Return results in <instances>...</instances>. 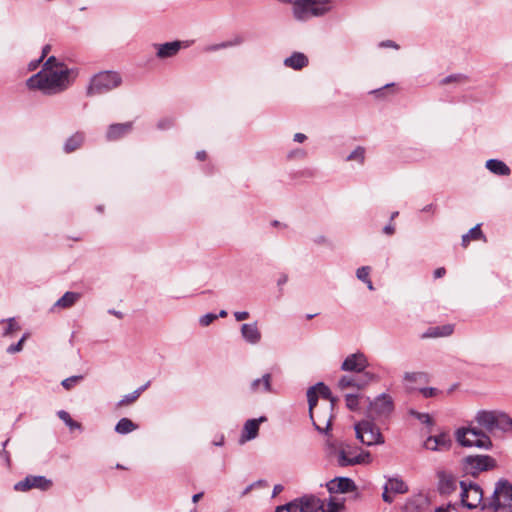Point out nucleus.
Here are the masks:
<instances>
[{
  "instance_id": "1",
  "label": "nucleus",
  "mask_w": 512,
  "mask_h": 512,
  "mask_svg": "<svg viewBox=\"0 0 512 512\" xmlns=\"http://www.w3.org/2000/svg\"><path fill=\"white\" fill-rule=\"evenodd\" d=\"M73 73L64 62L50 56L43 63L42 69L26 81V85L29 89L39 90L44 95H56L71 85Z\"/></svg>"
},
{
  "instance_id": "2",
  "label": "nucleus",
  "mask_w": 512,
  "mask_h": 512,
  "mask_svg": "<svg viewBox=\"0 0 512 512\" xmlns=\"http://www.w3.org/2000/svg\"><path fill=\"white\" fill-rule=\"evenodd\" d=\"M486 507L491 508L494 512H512V483L504 478L499 479L495 484L494 492L488 504L484 502L482 497V511Z\"/></svg>"
},
{
  "instance_id": "3",
  "label": "nucleus",
  "mask_w": 512,
  "mask_h": 512,
  "mask_svg": "<svg viewBox=\"0 0 512 512\" xmlns=\"http://www.w3.org/2000/svg\"><path fill=\"white\" fill-rule=\"evenodd\" d=\"M330 10L331 0H296L293 4V15L299 21L323 16Z\"/></svg>"
},
{
  "instance_id": "4",
  "label": "nucleus",
  "mask_w": 512,
  "mask_h": 512,
  "mask_svg": "<svg viewBox=\"0 0 512 512\" xmlns=\"http://www.w3.org/2000/svg\"><path fill=\"white\" fill-rule=\"evenodd\" d=\"M482 429L496 436L497 432L505 434L512 431V418L500 410L482 409Z\"/></svg>"
},
{
  "instance_id": "5",
  "label": "nucleus",
  "mask_w": 512,
  "mask_h": 512,
  "mask_svg": "<svg viewBox=\"0 0 512 512\" xmlns=\"http://www.w3.org/2000/svg\"><path fill=\"white\" fill-rule=\"evenodd\" d=\"M326 446L330 454H336L337 463L341 467L369 463L371 460V454L369 452L354 454V451L348 445L340 444V446L337 447L330 439L326 440Z\"/></svg>"
},
{
  "instance_id": "6",
  "label": "nucleus",
  "mask_w": 512,
  "mask_h": 512,
  "mask_svg": "<svg viewBox=\"0 0 512 512\" xmlns=\"http://www.w3.org/2000/svg\"><path fill=\"white\" fill-rule=\"evenodd\" d=\"M121 83L122 78L119 73L102 71L91 78L86 94L87 96L104 94L119 87Z\"/></svg>"
},
{
  "instance_id": "7",
  "label": "nucleus",
  "mask_w": 512,
  "mask_h": 512,
  "mask_svg": "<svg viewBox=\"0 0 512 512\" xmlns=\"http://www.w3.org/2000/svg\"><path fill=\"white\" fill-rule=\"evenodd\" d=\"M356 437L367 446L383 444L384 438L380 429L369 420H363L355 425Z\"/></svg>"
},
{
  "instance_id": "8",
  "label": "nucleus",
  "mask_w": 512,
  "mask_h": 512,
  "mask_svg": "<svg viewBox=\"0 0 512 512\" xmlns=\"http://www.w3.org/2000/svg\"><path fill=\"white\" fill-rule=\"evenodd\" d=\"M394 409L392 398L388 394H381L370 403L369 411L377 418L389 416Z\"/></svg>"
},
{
  "instance_id": "9",
  "label": "nucleus",
  "mask_w": 512,
  "mask_h": 512,
  "mask_svg": "<svg viewBox=\"0 0 512 512\" xmlns=\"http://www.w3.org/2000/svg\"><path fill=\"white\" fill-rule=\"evenodd\" d=\"M52 486V481L44 476L29 475L23 480L17 482L14 486L16 491H28L33 488L46 491Z\"/></svg>"
},
{
  "instance_id": "10",
  "label": "nucleus",
  "mask_w": 512,
  "mask_h": 512,
  "mask_svg": "<svg viewBox=\"0 0 512 512\" xmlns=\"http://www.w3.org/2000/svg\"><path fill=\"white\" fill-rule=\"evenodd\" d=\"M374 374L370 372L360 373L358 376L344 375L338 382V387L342 390L353 387L357 389L365 388L370 382L374 380Z\"/></svg>"
},
{
  "instance_id": "11",
  "label": "nucleus",
  "mask_w": 512,
  "mask_h": 512,
  "mask_svg": "<svg viewBox=\"0 0 512 512\" xmlns=\"http://www.w3.org/2000/svg\"><path fill=\"white\" fill-rule=\"evenodd\" d=\"M456 441L463 447H480V430L461 427L455 432Z\"/></svg>"
},
{
  "instance_id": "12",
  "label": "nucleus",
  "mask_w": 512,
  "mask_h": 512,
  "mask_svg": "<svg viewBox=\"0 0 512 512\" xmlns=\"http://www.w3.org/2000/svg\"><path fill=\"white\" fill-rule=\"evenodd\" d=\"M367 367L368 360L366 356L361 352L350 354L345 358L341 365V369L343 371L357 372L361 374L366 372L365 369Z\"/></svg>"
},
{
  "instance_id": "13",
  "label": "nucleus",
  "mask_w": 512,
  "mask_h": 512,
  "mask_svg": "<svg viewBox=\"0 0 512 512\" xmlns=\"http://www.w3.org/2000/svg\"><path fill=\"white\" fill-rule=\"evenodd\" d=\"M187 46L188 44H185V42L178 40L162 44H154V48L156 49V56L159 59H167L174 57L178 54L181 48Z\"/></svg>"
},
{
  "instance_id": "14",
  "label": "nucleus",
  "mask_w": 512,
  "mask_h": 512,
  "mask_svg": "<svg viewBox=\"0 0 512 512\" xmlns=\"http://www.w3.org/2000/svg\"><path fill=\"white\" fill-rule=\"evenodd\" d=\"M452 441L447 433H441L436 436H429L425 442L424 447L431 451L448 450L451 447Z\"/></svg>"
},
{
  "instance_id": "15",
  "label": "nucleus",
  "mask_w": 512,
  "mask_h": 512,
  "mask_svg": "<svg viewBox=\"0 0 512 512\" xmlns=\"http://www.w3.org/2000/svg\"><path fill=\"white\" fill-rule=\"evenodd\" d=\"M266 421V417L262 416L258 419H249L245 422L242 434L240 437V443L244 444L247 441L253 440L257 437L259 432L260 423Z\"/></svg>"
},
{
  "instance_id": "16",
  "label": "nucleus",
  "mask_w": 512,
  "mask_h": 512,
  "mask_svg": "<svg viewBox=\"0 0 512 512\" xmlns=\"http://www.w3.org/2000/svg\"><path fill=\"white\" fill-rule=\"evenodd\" d=\"M327 488L331 493H347L356 489L352 479L347 477H338L327 483Z\"/></svg>"
},
{
  "instance_id": "17",
  "label": "nucleus",
  "mask_w": 512,
  "mask_h": 512,
  "mask_svg": "<svg viewBox=\"0 0 512 512\" xmlns=\"http://www.w3.org/2000/svg\"><path fill=\"white\" fill-rule=\"evenodd\" d=\"M438 490L441 494L448 495L456 490L457 482L455 477L446 471H438Z\"/></svg>"
},
{
  "instance_id": "18",
  "label": "nucleus",
  "mask_w": 512,
  "mask_h": 512,
  "mask_svg": "<svg viewBox=\"0 0 512 512\" xmlns=\"http://www.w3.org/2000/svg\"><path fill=\"white\" fill-rule=\"evenodd\" d=\"M132 128V122L111 124L107 129L106 138L108 141L118 140L129 134L132 131Z\"/></svg>"
},
{
  "instance_id": "19",
  "label": "nucleus",
  "mask_w": 512,
  "mask_h": 512,
  "mask_svg": "<svg viewBox=\"0 0 512 512\" xmlns=\"http://www.w3.org/2000/svg\"><path fill=\"white\" fill-rule=\"evenodd\" d=\"M240 331L242 338L249 344L256 345L261 340L262 336L257 322L243 324Z\"/></svg>"
},
{
  "instance_id": "20",
  "label": "nucleus",
  "mask_w": 512,
  "mask_h": 512,
  "mask_svg": "<svg viewBox=\"0 0 512 512\" xmlns=\"http://www.w3.org/2000/svg\"><path fill=\"white\" fill-rule=\"evenodd\" d=\"M462 470L465 475L478 477V475H480V455L467 456L464 458Z\"/></svg>"
},
{
  "instance_id": "21",
  "label": "nucleus",
  "mask_w": 512,
  "mask_h": 512,
  "mask_svg": "<svg viewBox=\"0 0 512 512\" xmlns=\"http://www.w3.org/2000/svg\"><path fill=\"white\" fill-rule=\"evenodd\" d=\"M454 332L453 324H445L442 326H434L428 328L421 336V338H440L450 336Z\"/></svg>"
},
{
  "instance_id": "22",
  "label": "nucleus",
  "mask_w": 512,
  "mask_h": 512,
  "mask_svg": "<svg viewBox=\"0 0 512 512\" xmlns=\"http://www.w3.org/2000/svg\"><path fill=\"white\" fill-rule=\"evenodd\" d=\"M303 512H325L323 503L315 496H304L298 499Z\"/></svg>"
},
{
  "instance_id": "23",
  "label": "nucleus",
  "mask_w": 512,
  "mask_h": 512,
  "mask_svg": "<svg viewBox=\"0 0 512 512\" xmlns=\"http://www.w3.org/2000/svg\"><path fill=\"white\" fill-rule=\"evenodd\" d=\"M331 411L332 410H326L322 416H318V419L315 420L314 418L311 419L312 422H313V425L315 427V429L320 432V433H325L326 435H328L329 437L331 436L329 434V430L331 428V425H332V414H331Z\"/></svg>"
},
{
  "instance_id": "24",
  "label": "nucleus",
  "mask_w": 512,
  "mask_h": 512,
  "mask_svg": "<svg viewBox=\"0 0 512 512\" xmlns=\"http://www.w3.org/2000/svg\"><path fill=\"white\" fill-rule=\"evenodd\" d=\"M460 486L462 488V492H461L462 503L465 506H467L468 508H476L480 504V497H478L476 499V501L469 502L468 501L469 490H474L475 494H477L480 491V486H478L477 484L470 483L469 486L467 487L466 482H464V481L460 482Z\"/></svg>"
},
{
  "instance_id": "25",
  "label": "nucleus",
  "mask_w": 512,
  "mask_h": 512,
  "mask_svg": "<svg viewBox=\"0 0 512 512\" xmlns=\"http://www.w3.org/2000/svg\"><path fill=\"white\" fill-rule=\"evenodd\" d=\"M308 62V58L305 54L294 52L284 60V65L294 70H301L308 65Z\"/></svg>"
},
{
  "instance_id": "26",
  "label": "nucleus",
  "mask_w": 512,
  "mask_h": 512,
  "mask_svg": "<svg viewBox=\"0 0 512 512\" xmlns=\"http://www.w3.org/2000/svg\"><path fill=\"white\" fill-rule=\"evenodd\" d=\"M485 167L493 174L498 176H508L511 173L509 166L499 159H489Z\"/></svg>"
},
{
  "instance_id": "27",
  "label": "nucleus",
  "mask_w": 512,
  "mask_h": 512,
  "mask_svg": "<svg viewBox=\"0 0 512 512\" xmlns=\"http://www.w3.org/2000/svg\"><path fill=\"white\" fill-rule=\"evenodd\" d=\"M403 381L407 389H414L415 383H422L428 381V374L425 372H405Z\"/></svg>"
},
{
  "instance_id": "28",
  "label": "nucleus",
  "mask_w": 512,
  "mask_h": 512,
  "mask_svg": "<svg viewBox=\"0 0 512 512\" xmlns=\"http://www.w3.org/2000/svg\"><path fill=\"white\" fill-rule=\"evenodd\" d=\"M81 298V294L77 292H66L60 299H58L54 308L67 309L76 304V302Z\"/></svg>"
},
{
  "instance_id": "29",
  "label": "nucleus",
  "mask_w": 512,
  "mask_h": 512,
  "mask_svg": "<svg viewBox=\"0 0 512 512\" xmlns=\"http://www.w3.org/2000/svg\"><path fill=\"white\" fill-rule=\"evenodd\" d=\"M264 390L265 392H271V374L266 373L262 376V378L255 379L251 382L250 390L253 393H256L260 390Z\"/></svg>"
},
{
  "instance_id": "30",
  "label": "nucleus",
  "mask_w": 512,
  "mask_h": 512,
  "mask_svg": "<svg viewBox=\"0 0 512 512\" xmlns=\"http://www.w3.org/2000/svg\"><path fill=\"white\" fill-rule=\"evenodd\" d=\"M84 139L85 135L83 132H76L66 140L64 144V151L66 153H71L77 150L83 144Z\"/></svg>"
},
{
  "instance_id": "31",
  "label": "nucleus",
  "mask_w": 512,
  "mask_h": 512,
  "mask_svg": "<svg viewBox=\"0 0 512 512\" xmlns=\"http://www.w3.org/2000/svg\"><path fill=\"white\" fill-rule=\"evenodd\" d=\"M312 388H315V392L317 393V396L320 395L322 398H324L330 402L329 409L333 410L337 399L332 395L329 387L326 386L324 383L319 382L316 385L312 386Z\"/></svg>"
},
{
  "instance_id": "32",
  "label": "nucleus",
  "mask_w": 512,
  "mask_h": 512,
  "mask_svg": "<svg viewBox=\"0 0 512 512\" xmlns=\"http://www.w3.org/2000/svg\"><path fill=\"white\" fill-rule=\"evenodd\" d=\"M385 485H387L392 493L396 494H405L409 490L408 485L398 477L389 478Z\"/></svg>"
},
{
  "instance_id": "33",
  "label": "nucleus",
  "mask_w": 512,
  "mask_h": 512,
  "mask_svg": "<svg viewBox=\"0 0 512 512\" xmlns=\"http://www.w3.org/2000/svg\"><path fill=\"white\" fill-rule=\"evenodd\" d=\"M137 429V425L129 418H121L115 426L118 434H128Z\"/></svg>"
},
{
  "instance_id": "34",
  "label": "nucleus",
  "mask_w": 512,
  "mask_h": 512,
  "mask_svg": "<svg viewBox=\"0 0 512 512\" xmlns=\"http://www.w3.org/2000/svg\"><path fill=\"white\" fill-rule=\"evenodd\" d=\"M480 239V223L471 228L468 233L462 236V246L467 247L470 240Z\"/></svg>"
},
{
  "instance_id": "35",
  "label": "nucleus",
  "mask_w": 512,
  "mask_h": 512,
  "mask_svg": "<svg viewBox=\"0 0 512 512\" xmlns=\"http://www.w3.org/2000/svg\"><path fill=\"white\" fill-rule=\"evenodd\" d=\"M242 43H243V38L240 36H237L231 41H225V42H222L219 44L211 45L206 48V51H215V50H219V49H225L228 47L240 45Z\"/></svg>"
},
{
  "instance_id": "36",
  "label": "nucleus",
  "mask_w": 512,
  "mask_h": 512,
  "mask_svg": "<svg viewBox=\"0 0 512 512\" xmlns=\"http://www.w3.org/2000/svg\"><path fill=\"white\" fill-rule=\"evenodd\" d=\"M58 417L71 429H81V424L74 421L70 414L64 410L57 412Z\"/></svg>"
},
{
  "instance_id": "37",
  "label": "nucleus",
  "mask_w": 512,
  "mask_h": 512,
  "mask_svg": "<svg viewBox=\"0 0 512 512\" xmlns=\"http://www.w3.org/2000/svg\"><path fill=\"white\" fill-rule=\"evenodd\" d=\"M275 512H303V510L299 500L295 499L285 505L277 507Z\"/></svg>"
},
{
  "instance_id": "38",
  "label": "nucleus",
  "mask_w": 512,
  "mask_h": 512,
  "mask_svg": "<svg viewBox=\"0 0 512 512\" xmlns=\"http://www.w3.org/2000/svg\"><path fill=\"white\" fill-rule=\"evenodd\" d=\"M307 399L309 404V414L310 418L313 419V409L317 405L318 396L315 392V388L310 387L307 391Z\"/></svg>"
},
{
  "instance_id": "39",
  "label": "nucleus",
  "mask_w": 512,
  "mask_h": 512,
  "mask_svg": "<svg viewBox=\"0 0 512 512\" xmlns=\"http://www.w3.org/2000/svg\"><path fill=\"white\" fill-rule=\"evenodd\" d=\"M365 159V149L361 146H358L355 150H353L346 158L347 161L356 160L360 163H363Z\"/></svg>"
},
{
  "instance_id": "40",
  "label": "nucleus",
  "mask_w": 512,
  "mask_h": 512,
  "mask_svg": "<svg viewBox=\"0 0 512 512\" xmlns=\"http://www.w3.org/2000/svg\"><path fill=\"white\" fill-rule=\"evenodd\" d=\"M496 467L497 462L492 456L482 454V472L494 470Z\"/></svg>"
},
{
  "instance_id": "41",
  "label": "nucleus",
  "mask_w": 512,
  "mask_h": 512,
  "mask_svg": "<svg viewBox=\"0 0 512 512\" xmlns=\"http://www.w3.org/2000/svg\"><path fill=\"white\" fill-rule=\"evenodd\" d=\"M346 406L351 411H356L359 408V395L347 394L345 396Z\"/></svg>"
},
{
  "instance_id": "42",
  "label": "nucleus",
  "mask_w": 512,
  "mask_h": 512,
  "mask_svg": "<svg viewBox=\"0 0 512 512\" xmlns=\"http://www.w3.org/2000/svg\"><path fill=\"white\" fill-rule=\"evenodd\" d=\"M83 376L81 375H75V376H71L69 378H66L64 379L62 382H61V385L66 389V390H70L71 388H73L78 382H80L82 380Z\"/></svg>"
},
{
  "instance_id": "43",
  "label": "nucleus",
  "mask_w": 512,
  "mask_h": 512,
  "mask_svg": "<svg viewBox=\"0 0 512 512\" xmlns=\"http://www.w3.org/2000/svg\"><path fill=\"white\" fill-rule=\"evenodd\" d=\"M6 322H7V327L5 328V330L3 332L4 336H10L14 332L20 330V326L15 322L14 318H9L6 320Z\"/></svg>"
},
{
  "instance_id": "44",
  "label": "nucleus",
  "mask_w": 512,
  "mask_h": 512,
  "mask_svg": "<svg viewBox=\"0 0 512 512\" xmlns=\"http://www.w3.org/2000/svg\"><path fill=\"white\" fill-rule=\"evenodd\" d=\"M28 335L24 334L22 338L16 343L12 344L7 348V353L14 354L20 352L23 349L24 342L26 341Z\"/></svg>"
},
{
  "instance_id": "45",
  "label": "nucleus",
  "mask_w": 512,
  "mask_h": 512,
  "mask_svg": "<svg viewBox=\"0 0 512 512\" xmlns=\"http://www.w3.org/2000/svg\"><path fill=\"white\" fill-rule=\"evenodd\" d=\"M139 398V395L137 392L133 391L132 393L128 394V395H125L119 402H118V406L119 407H122V406H126V405H129L133 402H135L137 399Z\"/></svg>"
},
{
  "instance_id": "46",
  "label": "nucleus",
  "mask_w": 512,
  "mask_h": 512,
  "mask_svg": "<svg viewBox=\"0 0 512 512\" xmlns=\"http://www.w3.org/2000/svg\"><path fill=\"white\" fill-rule=\"evenodd\" d=\"M370 274V267L369 266H362L357 269L356 276L360 281L368 282Z\"/></svg>"
},
{
  "instance_id": "47",
  "label": "nucleus",
  "mask_w": 512,
  "mask_h": 512,
  "mask_svg": "<svg viewBox=\"0 0 512 512\" xmlns=\"http://www.w3.org/2000/svg\"><path fill=\"white\" fill-rule=\"evenodd\" d=\"M217 318H218V316L216 314L207 313L200 317L199 323L201 326L206 327V326H209Z\"/></svg>"
},
{
  "instance_id": "48",
  "label": "nucleus",
  "mask_w": 512,
  "mask_h": 512,
  "mask_svg": "<svg viewBox=\"0 0 512 512\" xmlns=\"http://www.w3.org/2000/svg\"><path fill=\"white\" fill-rule=\"evenodd\" d=\"M412 415H414L417 419H419L423 424L432 425L433 420L431 416L427 413H419L412 411Z\"/></svg>"
},
{
  "instance_id": "49",
  "label": "nucleus",
  "mask_w": 512,
  "mask_h": 512,
  "mask_svg": "<svg viewBox=\"0 0 512 512\" xmlns=\"http://www.w3.org/2000/svg\"><path fill=\"white\" fill-rule=\"evenodd\" d=\"M493 448V443L488 435V433H485L482 431V449L484 450H491Z\"/></svg>"
},
{
  "instance_id": "50",
  "label": "nucleus",
  "mask_w": 512,
  "mask_h": 512,
  "mask_svg": "<svg viewBox=\"0 0 512 512\" xmlns=\"http://www.w3.org/2000/svg\"><path fill=\"white\" fill-rule=\"evenodd\" d=\"M420 392L425 398L434 397L438 394V390L436 388H432V387L422 388V389H420Z\"/></svg>"
},
{
  "instance_id": "51",
  "label": "nucleus",
  "mask_w": 512,
  "mask_h": 512,
  "mask_svg": "<svg viewBox=\"0 0 512 512\" xmlns=\"http://www.w3.org/2000/svg\"><path fill=\"white\" fill-rule=\"evenodd\" d=\"M391 490L387 487V485H384L383 487V493H382V499L386 503H392L394 501V498L391 496Z\"/></svg>"
},
{
  "instance_id": "52",
  "label": "nucleus",
  "mask_w": 512,
  "mask_h": 512,
  "mask_svg": "<svg viewBox=\"0 0 512 512\" xmlns=\"http://www.w3.org/2000/svg\"><path fill=\"white\" fill-rule=\"evenodd\" d=\"M250 316L249 312L247 311H236L234 312V317L237 321H244L248 319Z\"/></svg>"
},
{
  "instance_id": "53",
  "label": "nucleus",
  "mask_w": 512,
  "mask_h": 512,
  "mask_svg": "<svg viewBox=\"0 0 512 512\" xmlns=\"http://www.w3.org/2000/svg\"><path fill=\"white\" fill-rule=\"evenodd\" d=\"M342 507L341 504L337 503V502H329L328 506H327V509L325 510V512H338L340 510V508Z\"/></svg>"
},
{
  "instance_id": "54",
  "label": "nucleus",
  "mask_w": 512,
  "mask_h": 512,
  "mask_svg": "<svg viewBox=\"0 0 512 512\" xmlns=\"http://www.w3.org/2000/svg\"><path fill=\"white\" fill-rule=\"evenodd\" d=\"M306 153L304 150L302 149H296L294 151H291L289 154H288V157L289 158H295V157H300V158H303L305 157Z\"/></svg>"
},
{
  "instance_id": "55",
  "label": "nucleus",
  "mask_w": 512,
  "mask_h": 512,
  "mask_svg": "<svg viewBox=\"0 0 512 512\" xmlns=\"http://www.w3.org/2000/svg\"><path fill=\"white\" fill-rule=\"evenodd\" d=\"M42 61H43V60H42L41 58H38L37 60H33V61H31V62L29 63V65H28V69H29L30 71L36 70Z\"/></svg>"
},
{
  "instance_id": "56",
  "label": "nucleus",
  "mask_w": 512,
  "mask_h": 512,
  "mask_svg": "<svg viewBox=\"0 0 512 512\" xmlns=\"http://www.w3.org/2000/svg\"><path fill=\"white\" fill-rule=\"evenodd\" d=\"M380 47H392V48H395V49L399 48V46L395 42H393L391 40L382 41L380 43Z\"/></svg>"
},
{
  "instance_id": "57",
  "label": "nucleus",
  "mask_w": 512,
  "mask_h": 512,
  "mask_svg": "<svg viewBox=\"0 0 512 512\" xmlns=\"http://www.w3.org/2000/svg\"><path fill=\"white\" fill-rule=\"evenodd\" d=\"M445 274H446V270H445V268H444V267L437 268V269L434 271V277H435V278H441V277H443Z\"/></svg>"
},
{
  "instance_id": "58",
  "label": "nucleus",
  "mask_w": 512,
  "mask_h": 512,
  "mask_svg": "<svg viewBox=\"0 0 512 512\" xmlns=\"http://www.w3.org/2000/svg\"><path fill=\"white\" fill-rule=\"evenodd\" d=\"M307 139L306 135L303 133H296L294 135V141L302 143Z\"/></svg>"
},
{
  "instance_id": "59",
  "label": "nucleus",
  "mask_w": 512,
  "mask_h": 512,
  "mask_svg": "<svg viewBox=\"0 0 512 512\" xmlns=\"http://www.w3.org/2000/svg\"><path fill=\"white\" fill-rule=\"evenodd\" d=\"M395 231V228L392 224H388L383 228V232L387 235H392Z\"/></svg>"
},
{
  "instance_id": "60",
  "label": "nucleus",
  "mask_w": 512,
  "mask_h": 512,
  "mask_svg": "<svg viewBox=\"0 0 512 512\" xmlns=\"http://www.w3.org/2000/svg\"><path fill=\"white\" fill-rule=\"evenodd\" d=\"M283 486L281 484H276L273 488V493H272V496L275 497L276 495H278L279 493H281L283 491Z\"/></svg>"
},
{
  "instance_id": "61",
  "label": "nucleus",
  "mask_w": 512,
  "mask_h": 512,
  "mask_svg": "<svg viewBox=\"0 0 512 512\" xmlns=\"http://www.w3.org/2000/svg\"><path fill=\"white\" fill-rule=\"evenodd\" d=\"M50 50H51V46L49 44L45 45L42 49V54L39 58L44 60V58L47 56V54L50 52Z\"/></svg>"
},
{
  "instance_id": "62",
  "label": "nucleus",
  "mask_w": 512,
  "mask_h": 512,
  "mask_svg": "<svg viewBox=\"0 0 512 512\" xmlns=\"http://www.w3.org/2000/svg\"><path fill=\"white\" fill-rule=\"evenodd\" d=\"M287 281H288V276H287L286 274H282V275L279 277V279H278V281H277V284H278L279 286H281V285H284Z\"/></svg>"
},
{
  "instance_id": "63",
  "label": "nucleus",
  "mask_w": 512,
  "mask_h": 512,
  "mask_svg": "<svg viewBox=\"0 0 512 512\" xmlns=\"http://www.w3.org/2000/svg\"><path fill=\"white\" fill-rule=\"evenodd\" d=\"M150 385V381L146 382L143 386L139 387L137 390H135V392L138 393V395L140 396L142 392H144Z\"/></svg>"
},
{
  "instance_id": "64",
  "label": "nucleus",
  "mask_w": 512,
  "mask_h": 512,
  "mask_svg": "<svg viewBox=\"0 0 512 512\" xmlns=\"http://www.w3.org/2000/svg\"><path fill=\"white\" fill-rule=\"evenodd\" d=\"M457 78H458L457 76H453V75H451V76H448V77L444 78V79L442 80V83H443V84H448V83H450V82H452V81H456V79H457Z\"/></svg>"
}]
</instances>
